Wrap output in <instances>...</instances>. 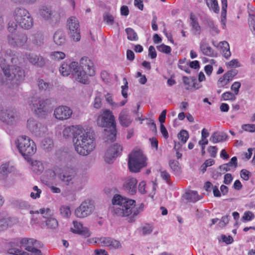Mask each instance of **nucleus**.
I'll return each instance as SVG.
<instances>
[{"label":"nucleus","mask_w":255,"mask_h":255,"mask_svg":"<svg viewBox=\"0 0 255 255\" xmlns=\"http://www.w3.org/2000/svg\"><path fill=\"white\" fill-rule=\"evenodd\" d=\"M112 212L120 217L130 216V220L142 211L144 205L141 204L138 207H135V201L125 198L120 195H116L112 199Z\"/></svg>","instance_id":"f257e3e1"},{"label":"nucleus","mask_w":255,"mask_h":255,"mask_svg":"<svg viewBox=\"0 0 255 255\" xmlns=\"http://www.w3.org/2000/svg\"><path fill=\"white\" fill-rule=\"evenodd\" d=\"M11 245L8 253L13 255H43L40 250V243L33 239H21Z\"/></svg>","instance_id":"f03ea898"},{"label":"nucleus","mask_w":255,"mask_h":255,"mask_svg":"<svg viewBox=\"0 0 255 255\" xmlns=\"http://www.w3.org/2000/svg\"><path fill=\"white\" fill-rule=\"evenodd\" d=\"M76 128L77 130L73 138L75 150L81 155H87L95 147L94 137L82 127Z\"/></svg>","instance_id":"7ed1b4c3"},{"label":"nucleus","mask_w":255,"mask_h":255,"mask_svg":"<svg viewBox=\"0 0 255 255\" xmlns=\"http://www.w3.org/2000/svg\"><path fill=\"white\" fill-rule=\"evenodd\" d=\"M97 123L105 129V138L106 142L113 141L116 139L117 130L115 117L113 112L108 109H103L99 115Z\"/></svg>","instance_id":"20e7f679"},{"label":"nucleus","mask_w":255,"mask_h":255,"mask_svg":"<svg viewBox=\"0 0 255 255\" xmlns=\"http://www.w3.org/2000/svg\"><path fill=\"white\" fill-rule=\"evenodd\" d=\"M1 57H0V66L2 69L5 76L12 80L15 79L17 81H21L25 76L23 70L19 67H15L12 69V75L10 74L9 65L7 64L9 60L12 63H16L17 57L11 50H7L5 53H1Z\"/></svg>","instance_id":"39448f33"},{"label":"nucleus","mask_w":255,"mask_h":255,"mask_svg":"<svg viewBox=\"0 0 255 255\" xmlns=\"http://www.w3.org/2000/svg\"><path fill=\"white\" fill-rule=\"evenodd\" d=\"M95 72L93 62L88 57H83L78 64L72 78L74 81L83 84L89 83V77L95 75Z\"/></svg>","instance_id":"423d86ee"},{"label":"nucleus","mask_w":255,"mask_h":255,"mask_svg":"<svg viewBox=\"0 0 255 255\" xmlns=\"http://www.w3.org/2000/svg\"><path fill=\"white\" fill-rule=\"evenodd\" d=\"M19 25L22 28L29 29L33 25V19L29 13L25 9L17 8L13 13V19L8 23V30L13 32Z\"/></svg>","instance_id":"0eeeda50"},{"label":"nucleus","mask_w":255,"mask_h":255,"mask_svg":"<svg viewBox=\"0 0 255 255\" xmlns=\"http://www.w3.org/2000/svg\"><path fill=\"white\" fill-rule=\"evenodd\" d=\"M147 158L142 151L138 148L133 149L128 156V167L134 172H137L147 165Z\"/></svg>","instance_id":"6e6552de"},{"label":"nucleus","mask_w":255,"mask_h":255,"mask_svg":"<svg viewBox=\"0 0 255 255\" xmlns=\"http://www.w3.org/2000/svg\"><path fill=\"white\" fill-rule=\"evenodd\" d=\"M15 144L19 153L23 156H31L36 152V144L28 136H19L15 141Z\"/></svg>","instance_id":"1a4fd4ad"},{"label":"nucleus","mask_w":255,"mask_h":255,"mask_svg":"<svg viewBox=\"0 0 255 255\" xmlns=\"http://www.w3.org/2000/svg\"><path fill=\"white\" fill-rule=\"evenodd\" d=\"M31 169L36 174L41 173L44 170V174L47 176V179L52 180L55 176V172L50 169V164L46 161L33 160L31 162Z\"/></svg>","instance_id":"9d476101"},{"label":"nucleus","mask_w":255,"mask_h":255,"mask_svg":"<svg viewBox=\"0 0 255 255\" xmlns=\"http://www.w3.org/2000/svg\"><path fill=\"white\" fill-rule=\"evenodd\" d=\"M29 106L31 110L39 115H42V113L51 111V101L49 99L41 100L39 98H32Z\"/></svg>","instance_id":"9b49d317"},{"label":"nucleus","mask_w":255,"mask_h":255,"mask_svg":"<svg viewBox=\"0 0 255 255\" xmlns=\"http://www.w3.org/2000/svg\"><path fill=\"white\" fill-rule=\"evenodd\" d=\"M67 26L69 30L70 37L75 41L81 39L80 24L78 19L75 16H71L67 20Z\"/></svg>","instance_id":"f8f14e48"},{"label":"nucleus","mask_w":255,"mask_h":255,"mask_svg":"<svg viewBox=\"0 0 255 255\" xmlns=\"http://www.w3.org/2000/svg\"><path fill=\"white\" fill-rule=\"evenodd\" d=\"M94 210L92 202L86 200L81 203L75 211V216L79 218H83L91 215Z\"/></svg>","instance_id":"ddd939ff"},{"label":"nucleus","mask_w":255,"mask_h":255,"mask_svg":"<svg viewBox=\"0 0 255 255\" xmlns=\"http://www.w3.org/2000/svg\"><path fill=\"white\" fill-rule=\"evenodd\" d=\"M123 151L122 146L118 143L112 144L106 151L105 159L107 163H110L119 156Z\"/></svg>","instance_id":"4468645a"},{"label":"nucleus","mask_w":255,"mask_h":255,"mask_svg":"<svg viewBox=\"0 0 255 255\" xmlns=\"http://www.w3.org/2000/svg\"><path fill=\"white\" fill-rule=\"evenodd\" d=\"M72 113V110L69 107L62 106L54 110V116L56 119L63 121L69 119Z\"/></svg>","instance_id":"2eb2a0df"},{"label":"nucleus","mask_w":255,"mask_h":255,"mask_svg":"<svg viewBox=\"0 0 255 255\" xmlns=\"http://www.w3.org/2000/svg\"><path fill=\"white\" fill-rule=\"evenodd\" d=\"M95 242L101 246L107 247L111 250L118 249L121 247V244L119 241L111 238H97Z\"/></svg>","instance_id":"dca6fc26"},{"label":"nucleus","mask_w":255,"mask_h":255,"mask_svg":"<svg viewBox=\"0 0 255 255\" xmlns=\"http://www.w3.org/2000/svg\"><path fill=\"white\" fill-rule=\"evenodd\" d=\"M78 65V62L66 61L61 64L59 72L63 76H67L70 74L72 76V73L74 72Z\"/></svg>","instance_id":"f3484780"},{"label":"nucleus","mask_w":255,"mask_h":255,"mask_svg":"<svg viewBox=\"0 0 255 255\" xmlns=\"http://www.w3.org/2000/svg\"><path fill=\"white\" fill-rule=\"evenodd\" d=\"M237 73V71L236 70L228 71L218 79V86L220 88H227L229 83L233 80Z\"/></svg>","instance_id":"a211bd4d"},{"label":"nucleus","mask_w":255,"mask_h":255,"mask_svg":"<svg viewBox=\"0 0 255 255\" xmlns=\"http://www.w3.org/2000/svg\"><path fill=\"white\" fill-rule=\"evenodd\" d=\"M73 227L71 228V231L74 233L77 234L85 237H89L91 233L88 228L84 226L83 224L77 221L73 222Z\"/></svg>","instance_id":"6ab92c4d"},{"label":"nucleus","mask_w":255,"mask_h":255,"mask_svg":"<svg viewBox=\"0 0 255 255\" xmlns=\"http://www.w3.org/2000/svg\"><path fill=\"white\" fill-rule=\"evenodd\" d=\"M27 127L28 129L36 136L40 135L44 131L45 128L41 124L38 123L33 119L30 118L27 120Z\"/></svg>","instance_id":"aec40b11"},{"label":"nucleus","mask_w":255,"mask_h":255,"mask_svg":"<svg viewBox=\"0 0 255 255\" xmlns=\"http://www.w3.org/2000/svg\"><path fill=\"white\" fill-rule=\"evenodd\" d=\"M26 40L27 37L24 35H19L11 33L8 36V42L9 44L13 46H22Z\"/></svg>","instance_id":"412c9836"},{"label":"nucleus","mask_w":255,"mask_h":255,"mask_svg":"<svg viewBox=\"0 0 255 255\" xmlns=\"http://www.w3.org/2000/svg\"><path fill=\"white\" fill-rule=\"evenodd\" d=\"M137 180L135 178L128 177L126 178L124 182V188L131 194L136 192Z\"/></svg>","instance_id":"4be33fe9"},{"label":"nucleus","mask_w":255,"mask_h":255,"mask_svg":"<svg viewBox=\"0 0 255 255\" xmlns=\"http://www.w3.org/2000/svg\"><path fill=\"white\" fill-rule=\"evenodd\" d=\"M1 120L7 124H12L15 121L14 114L13 111L4 109L0 112Z\"/></svg>","instance_id":"5701e85b"},{"label":"nucleus","mask_w":255,"mask_h":255,"mask_svg":"<svg viewBox=\"0 0 255 255\" xmlns=\"http://www.w3.org/2000/svg\"><path fill=\"white\" fill-rule=\"evenodd\" d=\"M119 120L121 126L124 127H129L132 122V120L127 109H124L120 112Z\"/></svg>","instance_id":"b1692460"},{"label":"nucleus","mask_w":255,"mask_h":255,"mask_svg":"<svg viewBox=\"0 0 255 255\" xmlns=\"http://www.w3.org/2000/svg\"><path fill=\"white\" fill-rule=\"evenodd\" d=\"M237 167V158L236 156L233 157L230 161L226 164L220 166L219 168L221 171L227 172L235 170Z\"/></svg>","instance_id":"393cba45"},{"label":"nucleus","mask_w":255,"mask_h":255,"mask_svg":"<svg viewBox=\"0 0 255 255\" xmlns=\"http://www.w3.org/2000/svg\"><path fill=\"white\" fill-rule=\"evenodd\" d=\"M190 19L192 32L194 34L199 35L201 31V28L198 22L197 18L195 15L191 14Z\"/></svg>","instance_id":"a878e982"},{"label":"nucleus","mask_w":255,"mask_h":255,"mask_svg":"<svg viewBox=\"0 0 255 255\" xmlns=\"http://www.w3.org/2000/svg\"><path fill=\"white\" fill-rule=\"evenodd\" d=\"M59 178L67 185L72 184L74 182V176L70 171H64L59 175Z\"/></svg>","instance_id":"bb28decb"},{"label":"nucleus","mask_w":255,"mask_h":255,"mask_svg":"<svg viewBox=\"0 0 255 255\" xmlns=\"http://www.w3.org/2000/svg\"><path fill=\"white\" fill-rule=\"evenodd\" d=\"M55 43L59 46L63 45L66 42V38L64 32L62 31H57L53 36Z\"/></svg>","instance_id":"cd10ccee"},{"label":"nucleus","mask_w":255,"mask_h":255,"mask_svg":"<svg viewBox=\"0 0 255 255\" xmlns=\"http://www.w3.org/2000/svg\"><path fill=\"white\" fill-rule=\"evenodd\" d=\"M151 187L152 188V192L150 194H154V191L156 190L157 185L154 182L150 183L148 187H146V183L144 181H142L140 182L138 185V191L141 194H145L147 192V190H146V188L148 189L149 187Z\"/></svg>","instance_id":"c85d7f7f"},{"label":"nucleus","mask_w":255,"mask_h":255,"mask_svg":"<svg viewBox=\"0 0 255 255\" xmlns=\"http://www.w3.org/2000/svg\"><path fill=\"white\" fill-rule=\"evenodd\" d=\"M227 138L226 134L222 132H214L210 137V140L213 143L222 142Z\"/></svg>","instance_id":"c756f323"},{"label":"nucleus","mask_w":255,"mask_h":255,"mask_svg":"<svg viewBox=\"0 0 255 255\" xmlns=\"http://www.w3.org/2000/svg\"><path fill=\"white\" fill-rule=\"evenodd\" d=\"M106 100L107 103L111 106L112 109H116L119 107L124 106L127 102V100L121 101L120 103H115L113 101V97L110 94H107L105 96Z\"/></svg>","instance_id":"7c9ffc66"},{"label":"nucleus","mask_w":255,"mask_h":255,"mask_svg":"<svg viewBox=\"0 0 255 255\" xmlns=\"http://www.w3.org/2000/svg\"><path fill=\"white\" fill-rule=\"evenodd\" d=\"M222 1V12H221V23L222 25L223 28L226 27V14L227 8V0H221Z\"/></svg>","instance_id":"2f4dec72"},{"label":"nucleus","mask_w":255,"mask_h":255,"mask_svg":"<svg viewBox=\"0 0 255 255\" xmlns=\"http://www.w3.org/2000/svg\"><path fill=\"white\" fill-rule=\"evenodd\" d=\"M27 58L33 65L42 66L44 64V60L41 57L35 55H28Z\"/></svg>","instance_id":"473e14b6"},{"label":"nucleus","mask_w":255,"mask_h":255,"mask_svg":"<svg viewBox=\"0 0 255 255\" xmlns=\"http://www.w3.org/2000/svg\"><path fill=\"white\" fill-rule=\"evenodd\" d=\"M200 49L203 54L205 55L211 57H214L216 56V53L214 52L213 49L207 44H201Z\"/></svg>","instance_id":"72a5a7b5"},{"label":"nucleus","mask_w":255,"mask_h":255,"mask_svg":"<svg viewBox=\"0 0 255 255\" xmlns=\"http://www.w3.org/2000/svg\"><path fill=\"white\" fill-rule=\"evenodd\" d=\"M78 127H82L80 126H73L71 127H66L63 131V135L65 138H67L70 136L72 132H73V138L76 134L77 131V128Z\"/></svg>","instance_id":"f704fd0d"},{"label":"nucleus","mask_w":255,"mask_h":255,"mask_svg":"<svg viewBox=\"0 0 255 255\" xmlns=\"http://www.w3.org/2000/svg\"><path fill=\"white\" fill-rule=\"evenodd\" d=\"M219 46L221 48L225 57L228 58L231 56L229 44L227 41L221 42Z\"/></svg>","instance_id":"c9c22d12"},{"label":"nucleus","mask_w":255,"mask_h":255,"mask_svg":"<svg viewBox=\"0 0 255 255\" xmlns=\"http://www.w3.org/2000/svg\"><path fill=\"white\" fill-rule=\"evenodd\" d=\"M40 14L44 19L49 20L52 18L53 12L49 8L43 7L40 9Z\"/></svg>","instance_id":"e433bc0d"},{"label":"nucleus","mask_w":255,"mask_h":255,"mask_svg":"<svg viewBox=\"0 0 255 255\" xmlns=\"http://www.w3.org/2000/svg\"><path fill=\"white\" fill-rule=\"evenodd\" d=\"M206 4L209 8L214 12L218 13L219 12V6L217 0H206Z\"/></svg>","instance_id":"4c0bfd02"},{"label":"nucleus","mask_w":255,"mask_h":255,"mask_svg":"<svg viewBox=\"0 0 255 255\" xmlns=\"http://www.w3.org/2000/svg\"><path fill=\"white\" fill-rule=\"evenodd\" d=\"M66 57L65 53L62 51L52 52L50 54V58L54 61H58L64 59Z\"/></svg>","instance_id":"58836bf2"},{"label":"nucleus","mask_w":255,"mask_h":255,"mask_svg":"<svg viewBox=\"0 0 255 255\" xmlns=\"http://www.w3.org/2000/svg\"><path fill=\"white\" fill-rule=\"evenodd\" d=\"M185 196L187 199L193 202H195L201 199L197 192L195 191H189L186 192Z\"/></svg>","instance_id":"ea45409f"},{"label":"nucleus","mask_w":255,"mask_h":255,"mask_svg":"<svg viewBox=\"0 0 255 255\" xmlns=\"http://www.w3.org/2000/svg\"><path fill=\"white\" fill-rule=\"evenodd\" d=\"M46 225L47 227L51 229H55L58 226V223L57 220L53 217H50L45 221Z\"/></svg>","instance_id":"a19ab883"},{"label":"nucleus","mask_w":255,"mask_h":255,"mask_svg":"<svg viewBox=\"0 0 255 255\" xmlns=\"http://www.w3.org/2000/svg\"><path fill=\"white\" fill-rule=\"evenodd\" d=\"M128 39L131 41H136L138 40V36L135 31L131 28L126 29Z\"/></svg>","instance_id":"79ce46f5"},{"label":"nucleus","mask_w":255,"mask_h":255,"mask_svg":"<svg viewBox=\"0 0 255 255\" xmlns=\"http://www.w3.org/2000/svg\"><path fill=\"white\" fill-rule=\"evenodd\" d=\"M169 166L171 169L176 173L178 174L181 172V167L177 161L171 160L169 161Z\"/></svg>","instance_id":"37998d69"},{"label":"nucleus","mask_w":255,"mask_h":255,"mask_svg":"<svg viewBox=\"0 0 255 255\" xmlns=\"http://www.w3.org/2000/svg\"><path fill=\"white\" fill-rule=\"evenodd\" d=\"M157 50L160 52L166 54H170L171 52V48L164 44H161L156 46Z\"/></svg>","instance_id":"c03bdc74"},{"label":"nucleus","mask_w":255,"mask_h":255,"mask_svg":"<svg viewBox=\"0 0 255 255\" xmlns=\"http://www.w3.org/2000/svg\"><path fill=\"white\" fill-rule=\"evenodd\" d=\"M12 166H9V163H5L1 165L0 167V173L3 175L7 174L11 172L13 169Z\"/></svg>","instance_id":"a18cd8bd"},{"label":"nucleus","mask_w":255,"mask_h":255,"mask_svg":"<svg viewBox=\"0 0 255 255\" xmlns=\"http://www.w3.org/2000/svg\"><path fill=\"white\" fill-rule=\"evenodd\" d=\"M42 191L40 189L38 188L37 186H34L32 187V191L30 193V196L33 199H36L40 197Z\"/></svg>","instance_id":"49530a36"},{"label":"nucleus","mask_w":255,"mask_h":255,"mask_svg":"<svg viewBox=\"0 0 255 255\" xmlns=\"http://www.w3.org/2000/svg\"><path fill=\"white\" fill-rule=\"evenodd\" d=\"M222 99L224 101H234L236 99V96L232 92L228 91L222 95Z\"/></svg>","instance_id":"de8ad7c7"},{"label":"nucleus","mask_w":255,"mask_h":255,"mask_svg":"<svg viewBox=\"0 0 255 255\" xmlns=\"http://www.w3.org/2000/svg\"><path fill=\"white\" fill-rule=\"evenodd\" d=\"M60 214L64 218H69L71 214V210L69 206H62L60 208Z\"/></svg>","instance_id":"09e8293b"},{"label":"nucleus","mask_w":255,"mask_h":255,"mask_svg":"<svg viewBox=\"0 0 255 255\" xmlns=\"http://www.w3.org/2000/svg\"><path fill=\"white\" fill-rule=\"evenodd\" d=\"M186 61V58L180 59L178 61V67L181 70L185 71L187 73H189L190 70Z\"/></svg>","instance_id":"8fccbe9b"},{"label":"nucleus","mask_w":255,"mask_h":255,"mask_svg":"<svg viewBox=\"0 0 255 255\" xmlns=\"http://www.w3.org/2000/svg\"><path fill=\"white\" fill-rule=\"evenodd\" d=\"M37 213H40L42 215L43 217L45 218L46 220L50 217L52 216V212L48 208H41L37 211Z\"/></svg>","instance_id":"3c124183"},{"label":"nucleus","mask_w":255,"mask_h":255,"mask_svg":"<svg viewBox=\"0 0 255 255\" xmlns=\"http://www.w3.org/2000/svg\"><path fill=\"white\" fill-rule=\"evenodd\" d=\"M41 145L45 149L49 150L53 147V141L50 138H46L42 141Z\"/></svg>","instance_id":"603ef678"},{"label":"nucleus","mask_w":255,"mask_h":255,"mask_svg":"<svg viewBox=\"0 0 255 255\" xmlns=\"http://www.w3.org/2000/svg\"><path fill=\"white\" fill-rule=\"evenodd\" d=\"M241 87V83L240 82L237 81L234 82L231 87V89L233 92L232 93L235 94L236 96L238 95Z\"/></svg>","instance_id":"864d4df0"},{"label":"nucleus","mask_w":255,"mask_h":255,"mask_svg":"<svg viewBox=\"0 0 255 255\" xmlns=\"http://www.w3.org/2000/svg\"><path fill=\"white\" fill-rule=\"evenodd\" d=\"M104 21L108 25H113L114 22V16L109 13H106L103 16Z\"/></svg>","instance_id":"5fc2aeb1"},{"label":"nucleus","mask_w":255,"mask_h":255,"mask_svg":"<svg viewBox=\"0 0 255 255\" xmlns=\"http://www.w3.org/2000/svg\"><path fill=\"white\" fill-rule=\"evenodd\" d=\"M178 138L183 143H185L189 138L188 132L185 130H181L178 134Z\"/></svg>","instance_id":"6e6d98bb"},{"label":"nucleus","mask_w":255,"mask_h":255,"mask_svg":"<svg viewBox=\"0 0 255 255\" xmlns=\"http://www.w3.org/2000/svg\"><path fill=\"white\" fill-rule=\"evenodd\" d=\"M255 216L254 213L251 211H246L244 213L242 219L245 221H250L255 218Z\"/></svg>","instance_id":"4d7b16f0"},{"label":"nucleus","mask_w":255,"mask_h":255,"mask_svg":"<svg viewBox=\"0 0 255 255\" xmlns=\"http://www.w3.org/2000/svg\"><path fill=\"white\" fill-rule=\"evenodd\" d=\"M242 128L248 132H255V124H244L242 126Z\"/></svg>","instance_id":"13d9d810"},{"label":"nucleus","mask_w":255,"mask_h":255,"mask_svg":"<svg viewBox=\"0 0 255 255\" xmlns=\"http://www.w3.org/2000/svg\"><path fill=\"white\" fill-rule=\"evenodd\" d=\"M240 175L241 178L246 181L248 180L252 176L251 173L246 169H242L241 171Z\"/></svg>","instance_id":"bf43d9fd"},{"label":"nucleus","mask_w":255,"mask_h":255,"mask_svg":"<svg viewBox=\"0 0 255 255\" xmlns=\"http://www.w3.org/2000/svg\"><path fill=\"white\" fill-rule=\"evenodd\" d=\"M227 65L231 68H235L240 66V64L237 59H233L228 62Z\"/></svg>","instance_id":"052dcab7"},{"label":"nucleus","mask_w":255,"mask_h":255,"mask_svg":"<svg viewBox=\"0 0 255 255\" xmlns=\"http://www.w3.org/2000/svg\"><path fill=\"white\" fill-rule=\"evenodd\" d=\"M136 77L139 78L138 82L141 84H145L147 82V79L145 75H142L140 72H137L136 73Z\"/></svg>","instance_id":"680f3d73"},{"label":"nucleus","mask_w":255,"mask_h":255,"mask_svg":"<svg viewBox=\"0 0 255 255\" xmlns=\"http://www.w3.org/2000/svg\"><path fill=\"white\" fill-rule=\"evenodd\" d=\"M229 216H223L221 221L218 223V226L220 228H223L225 227L228 223H229Z\"/></svg>","instance_id":"e2e57ef3"},{"label":"nucleus","mask_w":255,"mask_h":255,"mask_svg":"<svg viewBox=\"0 0 255 255\" xmlns=\"http://www.w3.org/2000/svg\"><path fill=\"white\" fill-rule=\"evenodd\" d=\"M220 238L223 242L227 244H231L234 241L233 238L231 236H226L225 235H222L221 236Z\"/></svg>","instance_id":"0e129e2a"},{"label":"nucleus","mask_w":255,"mask_h":255,"mask_svg":"<svg viewBox=\"0 0 255 255\" xmlns=\"http://www.w3.org/2000/svg\"><path fill=\"white\" fill-rule=\"evenodd\" d=\"M148 56L151 59H155L157 56V53L153 46L151 45L148 48Z\"/></svg>","instance_id":"69168bd1"},{"label":"nucleus","mask_w":255,"mask_h":255,"mask_svg":"<svg viewBox=\"0 0 255 255\" xmlns=\"http://www.w3.org/2000/svg\"><path fill=\"white\" fill-rule=\"evenodd\" d=\"M94 108L100 109L102 106V100L100 96H96L93 103Z\"/></svg>","instance_id":"338daca9"},{"label":"nucleus","mask_w":255,"mask_h":255,"mask_svg":"<svg viewBox=\"0 0 255 255\" xmlns=\"http://www.w3.org/2000/svg\"><path fill=\"white\" fill-rule=\"evenodd\" d=\"M152 230V226L149 224L145 225L142 229V232L144 234H150Z\"/></svg>","instance_id":"774afa93"}]
</instances>
